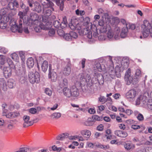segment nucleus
<instances>
[{"label":"nucleus","instance_id":"1","mask_svg":"<svg viewBox=\"0 0 152 152\" xmlns=\"http://www.w3.org/2000/svg\"><path fill=\"white\" fill-rule=\"evenodd\" d=\"M143 37L146 38L150 35L152 38V20L151 23L147 20H145L141 26Z\"/></svg>","mask_w":152,"mask_h":152},{"label":"nucleus","instance_id":"2","mask_svg":"<svg viewBox=\"0 0 152 152\" xmlns=\"http://www.w3.org/2000/svg\"><path fill=\"white\" fill-rule=\"evenodd\" d=\"M62 91L64 95L67 98L77 97L79 94L78 89L74 86H72L70 88L67 87H64Z\"/></svg>","mask_w":152,"mask_h":152},{"label":"nucleus","instance_id":"3","mask_svg":"<svg viewBox=\"0 0 152 152\" xmlns=\"http://www.w3.org/2000/svg\"><path fill=\"white\" fill-rule=\"evenodd\" d=\"M129 64V61L128 59H123L121 64H118L115 67V70L119 72H122L128 68Z\"/></svg>","mask_w":152,"mask_h":152},{"label":"nucleus","instance_id":"4","mask_svg":"<svg viewBox=\"0 0 152 152\" xmlns=\"http://www.w3.org/2000/svg\"><path fill=\"white\" fill-rule=\"evenodd\" d=\"M22 25L19 23V26L16 24L15 19H12L10 21V25L11 26V30L13 32H18L21 33L23 31Z\"/></svg>","mask_w":152,"mask_h":152},{"label":"nucleus","instance_id":"5","mask_svg":"<svg viewBox=\"0 0 152 152\" xmlns=\"http://www.w3.org/2000/svg\"><path fill=\"white\" fill-rule=\"evenodd\" d=\"M28 77L30 82L31 83H38L40 80L39 74L37 72H29Z\"/></svg>","mask_w":152,"mask_h":152},{"label":"nucleus","instance_id":"6","mask_svg":"<svg viewBox=\"0 0 152 152\" xmlns=\"http://www.w3.org/2000/svg\"><path fill=\"white\" fill-rule=\"evenodd\" d=\"M96 29L97 30L99 29V31L101 33H104L107 31V30L110 29V26L106 24L103 19L100 20L99 22L98 28Z\"/></svg>","mask_w":152,"mask_h":152},{"label":"nucleus","instance_id":"7","mask_svg":"<svg viewBox=\"0 0 152 152\" xmlns=\"http://www.w3.org/2000/svg\"><path fill=\"white\" fill-rule=\"evenodd\" d=\"M79 77L80 79L79 81H79L80 84L85 85L86 83L87 84H90V82L91 81L90 80L91 77L89 75L83 73L81 75H79Z\"/></svg>","mask_w":152,"mask_h":152},{"label":"nucleus","instance_id":"8","mask_svg":"<svg viewBox=\"0 0 152 152\" xmlns=\"http://www.w3.org/2000/svg\"><path fill=\"white\" fill-rule=\"evenodd\" d=\"M54 9L53 8V10L50 7H47L43 9V16L42 17V19L44 21V19L51 20L50 19L49 16L51 15L52 11H54Z\"/></svg>","mask_w":152,"mask_h":152},{"label":"nucleus","instance_id":"9","mask_svg":"<svg viewBox=\"0 0 152 152\" xmlns=\"http://www.w3.org/2000/svg\"><path fill=\"white\" fill-rule=\"evenodd\" d=\"M147 99L146 96L142 95H140L136 100V105H141L144 107H145L147 105Z\"/></svg>","mask_w":152,"mask_h":152},{"label":"nucleus","instance_id":"10","mask_svg":"<svg viewBox=\"0 0 152 152\" xmlns=\"http://www.w3.org/2000/svg\"><path fill=\"white\" fill-rule=\"evenodd\" d=\"M124 79L125 81L126 82V84L128 85H129L133 81H136L137 80V79H133V78L131 76V70L129 69L126 71L125 76Z\"/></svg>","mask_w":152,"mask_h":152},{"label":"nucleus","instance_id":"11","mask_svg":"<svg viewBox=\"0 0 152 152\" xmlns=\"http://www.w3.org/2000/svg\"><path fill=\"white\" fill-rule=\"evenodd\" d=\"M3 115L5 116L8 118H14L19 115L20 114L18 112H8L7 110L4 109L3 110Z\"/></svg>","mask_w":152,"mask_h":152},{"label":"nucleus","instance_id":"12","mask_svg":"<svg viewBox=\"0 0 152 152\" xmlns=\"http://www.w3.org/2000/svg\"><path fill=\"white\" fill-rule=\"evenodd\" d=\"M49 21L45 18L44 19V21L43 20V23L39 25L41 29L47 30L51 27L52 22Z\"/></svg>","mask_w":152,"mask_h":152},{"label":"nucleus","instance_id":"13","mask_svg":"<svg viewBox=\"0 0 152 152\" xmlns=\"http://www.w3.org/2000/svg\"><path fill=\"white\" fill-rule=\"evenodd\" d=\"M137 95V91L134 89H132L128 91L126 94V98L129 100H133Z\"/></svg>","mask_w":152,"mask_h":152},{"label":"nucleus","instance_id":"14","mask_svg":"<svg viewBox=\"0 0 152 152\" xmlns=\"http://www.w3.org/2000/svg\"><path fill=\"white\" fill-rule=\"evenodd\" d=\"M23 127H26L32 125L33 124V121L30 120V117L27 115H25L23 117Z\"/></svg>","mask_w":152,"mask_h":152},{"label":"nucleus","instance_id":"15","mask_svg":"<svg viewBox=\"0 0 152 152\" xmlns=\"http://www.w3.org/2000/svg\"><path fill=\"white\" fill-rule=\"evenodd\" d=\"M14 69L9 67H4L3 69V73L4 77L6 78L10 77L12 75V70Z\"/></svg>","mask_w":152,"mask_h":152},{"label":"nucleus","instance_id":"16","mask_svg":"<svg viewBox=\"0 0 152 152\" xmlns=\"http://www.w3.org/2000/svg\"><path fill=\"white\" fill-rule=\"evenodd\" d=\"M49 77H50L52 81H56L57 79V75L55 72L53 71L51 72V65L50 64L49 65Z\"/></svg>","mask_w":152,"mask_h":152},{"label":"nucleus","instance_id":"17","mask_svg":"<svg viewBox=\"0 0 152 152\" xmlns=\"http://www.w3.org/2000/svg\"><path fill=\"white\" fill-rule=\"evenodd\" d=\"M125 149L127 151L132 150L135 148V145L131 141L123 142Z\"/></svg>","mask_w":152,"mask_h":152},{"label":"nucleus","instance_id":"18","mask_svg":"<svg viewBox=\"0 0 152 152\" xmlns=\"http://www.w3.org/2000/svg\"><path fill=\"white\" fill-rule=\"evenodd\" d=\"M41 3L43 6V8L50 7L53 10L54 4L49 0H41Z\"/></svg>","mask_w":152,"mask_h":152},{"label":"nucleus","instance_id":"19","mask_svg":"<svg viewBox=\"0 0 152 152\" xmlns=\"http://www.w3.org/2000/svg\"><path fill=\"white\" fill-rule=\"evenodd\" d=\"M7 86L6 81L4 78H1L0 80V93L2 89L4 91L7 90Z\"/></svg>","mask_w":152,"mask_h":152},{"label":"nucleus","instance_id":"20","mask_svg":"<svg viewBox=\"0 0 152 152\" xmlns=\"http://www.w3.org/2000/svg\"><path fill=\"white\" fill-rule=\"evenodd\" d=\"M70 66V64L69 63L64 68L62 72L64 75L67 76L71 73V68Z\"/></svg>","mask_w":152,"mask_h":152},{"label":"nucleus","instance_id":"21","mask_svg":"<svg viewBox=\"0 0 152 152\" xmlns=\"http://www.w3.org/2000/svg\"><path fill=\"white\" fill-rule=\"evenodd\" d=\"M92 29L91 25H88V26L84 29V31H86L87 32V37L89 39H91L92 37Z\"/></svg>","mask_w":152,"mask_h":152},{"label":"nucleus","instance_id":"22","mask_svg":"<svg viewBox=\"0 0 152 152\" xmlns=\"http://www.w3.org/2000/svg\"><path fill=\"white\" fill-rule=\"evenodd\" d=\"M115 134L119 137L123 138L126 137L128 136L126 132L121 130H116L115 132Z\"/></svg>","mask_w":152,"mask_h":152},{"label":"nucleus","instance_id":"23","mask_svg":"<svg viewBox=\"0 0 152 152\" xmlns=\"http://www.w3.org/2000/svg\"><path fill=\"white\" fill-rule=\"evenodd\" d=\"M80 132L82 136L84 137L87 138V140H88V139L90 137L91 134V131L86 129L82 130Z\"/></svg>","mask_w":152,"mask_h":152},{"label":"nucleus","instance_id":"24","mask_svg":"<svg viewBox=\"0 0 152 152\" xmlns=\"http://www.w3.org/2000/svg\"><path fill=\"white\" fill-rule=\"evenodd\" d=\"M26 15V12H25L24 11L22 12L20 11L18 13V15L20 17V19L18 20V22L20 25H22L24 22L23 18Z\"/></svg>","mask_w":152,"mask_h":152},{"label":"nucleus","instance_id":"25","mask_svg":"<svg viewBox=\"0 0 152 152\" xmlns=\"http://www.w3.org/2000/svg\"><path fill=\"white\" fill-rule=\"evenodd\" d=\"M34 64V59L32 58H28L27 60V65L29 68H32Z\"/></svg>","mask_w":152,"mask_h":152},{"label":"nucleus","instance_id":"26","mask_svg":"<svg viewBox=\"0 0 152 152\" xmlns=\"http://www.w3.org/2000/svg\"><path fill=\"white\" fill-rule=\"evenodd\" d=\"M128 31V29L127 27H124L121 31V37L124 38L125 37L127 36V33Z\"/></svg>","mask_w":152,"mask_h":152},{"label":"nucleus","instance_id":"27","mask_svg":"<svg viewBox=\"0 0 152 152\" xmlns=\"http://www.w3.org/2000/svg\"><path fill=\"white\" fill-rule=\"evenodd\" d=\"M98 80V83L100 85H102L104 83V77L101 74H96Z\"/></svg>","mask_w":152,"mask_h":152},{"label":"nucleus","instance_id":"28","mask_svg":"<svg viewBox=\"0 0 152 152\" xmlns=\"http://www.w3.org/2000/svg\"><path fill=\"white\" fill-rule=\"evenodd\" d=\"M34 7L35 10L38 12H41L42 11V7L39 4L37 3H35L34 4Z\"/></svg>","mask_w":152,"mask_h":152},{"label":"nucleus","instance_id":"29","mask_svg":"<svg viewBox=\"0 0 152 152\" xmlns=\"http://www.w3.org/2000/svg\"><path fill=\"white\" fill-rule=\"evenodd\" d=\"M48 63L47 61H45L43 62L42 66L41 68L42 70L44 72H46L48 69Z\"/></svg>","mask_w":152,"mask_h":152},{"label":"nucleus","instance_id":"30","mask_svg":"<svg viewBox=\"0 0 152 152\" xmlns=\"http://www.w3.org/2000/svg\"><path fill=\"white\" fill-rule=\"evenodd\" d=\"M61 115L60 113H54L50 115V117L53 119H57L60 118Z\"/></svg>","mask_w":152,"mask_h":152},{"label":"nucleus","instance_id":"31","mask_svg":"<svg viewBox=\"0 0 152 152\" xmlns=\"http://www.w3.org/2000/svg\"><path fill=\"white\" fill-rule=\"evenodd\" d=\"M108 32L107 33V37L109 40H113L114 39L113 34L111 31V28L110 27V29L107 30Z\"/></svg>","mask_w":152,"mask_h":152},{"label":"nucleus","instance_id":"32","mask_svg":"<svg viewBox=\"0 0 152 152\" xmlns=\"http://www.w3.org/2000/svg\"><path fill=\"white\" fill-rule=\"evenodd\" d=\"M84 123L86 126H91L94 124V122L91 118H88Z\"/></svg>","mask_w":152,"mask_h":152},{"label":"nucleus","instance_id":"33","mask_svg":"<svg viewBox=\"0 0 152 152\" xmlns=\"http://www.w3.org/2000/svg\"><path fill=\"white\" fill-rule=\"evenodd\" d=\"M118 72L116 71V70L115 71L113 67L111 68V70H110L109 71V75L112 78H113L114 77L115 75H116V73Z\"/></svg>","mask_w":152,"mask_h":152},{"label":"nucleus","instance_id":"34","mask_svg":"<svg viewBox=\"0 0 152 152\" xmlns=\"http://www.w3.org/2000/svg\"><path fill=\"white\" fill-rule=\"evenodd\" d=\"M14 82L15 81L13 79H9L7 82L8 87L10 88H13L15 86Z\"/></svg>","mask_w":152,"mask_h":152},{"label":"nucleus","instance_id":"35","mask_svg":"<svg viewBox=\"0 0 152 152\" xmlns=\"http://www.w3.org/2000/svg\"><path fill=\"white\" fill-rule=\"evenodd\" d=\"M68 137L67 133H63L59 135L57 137V139L58 140H63L66 138Z\"/></svg>","mask_w":152,"mask_h":152},{"label":"nucleus","instance_id":"36","mask_svg":"<svg viewBox=\"0 0 152 152\" xmlns=\"http://www.w3.org/2000/svg\"><path fill=\"white\" fill-rule=\"evenodd\" d=\"M91 81L90 82V84L92 83L96 84L98 83V80H97V75L96 74H95L94 76V77H93L92 79H91V78H90Z\"/></svg>","mask_w":152,"mask_h":152},{"label":"nucleus","instance_id":"37","mask_svg":"<svg viewBox=\"0 0 152 152\" xmlns=\"http://www.w3.org/2000/svg\"><path fill=\"white\" fill-rule=\"evenodd\" d=\"M68 85V80L66 78H64L61 83H60L59 86L61 88L64 87V86H67Z\"/></svg>","mask_w":152,"mask_h":152},{"label":"nucleus","instance_id":"38","mask_svg":"<svg viewBox=\"0 0 152 152\" xmlns=\"http://www.w3.org/2000/svg\"><path fill=\"white\" fill-rule=\"evenodd\" d=\"M7 60V62L9 65L10 67H11L12 68L14 69L15 66L14 64L10 58H7L6 59Z\"/></svg>","mask_w":152,"mask_h":152},{"label":"nucleus","instance_id":"39","mask_svg":"<svg viewBox=\"0 0 152 152\" xmlns=\"http://www.w3.org/2000/svg\"><path fill=\"white\" fill-rule=\"evenodd\" d=\"M31 149L30 148L24 147L20 149L19 151L20 152H31Z\"/></svg>","mask_w":152,"mask_h":152},{"label":"nucleus","instance_id":"40","mask_svg":"<svg viewBox=\"0 0 152 152\" xmlns=\"http://www.w3.org/2000/svg\"><path fill=\"white\" fill-rule=\"evenodd\" d=\"M12 58L16 62H18L19 59V57L18 54L15 53H14L11 55Z\"/></svg>","mask_w":152,"mask_h":152},{"label":"nucleus","instance_id":"41","mask_svg":"<svg viewBox=\"0 0 152 152\" xmlns=\"http://www.w3.org/2000/svg\"><path fill=\"white\" fill-rule=\"evenodd\" d=\"M6 58L5 56L3 55H0V64L1 65H4L6 60Z\"/></svg>","mask_w":152,"mask_h":152},{"label":"nucleus","instance_id":"42","mask_svg":"<svg viewBox=\"0 0 152 152\" xmlns=\"http://www.w3.org/2000/svg\"><path fill=\"white\" fill-rule=\"evenodd\" d=\"M76 24L75 23H74V22L73 21H71V23H69V26L72 30H74L76 29Z\"/></svg>","mask_w":152,"mask_h":152},{"label":"nucleus","instance_id":"43","mask_svg":"<svg viewBox=\"0 0 152 152\" xmlns=\"http://www.w3.org/2000/svg\"><path fill=\"white\" fill-rule=\"evenodd\" d=\"M96 67L99 71L101 72L103 69H104V68L102 67V66H101V64L99 63H96Z\"/></svg>","mask_w":152,"mask_h":152},{"label":"nucleus","instance_id":"44","mask_svg":"<svg viewBox=\"0 0 152 152\" xmlns=\"http://www.w3.org/2000/svg\"><path fill=\"white\" fill-rule=\"evenodd\" d=\"M92 120L95 121H100L101 120L102 118L96 115H94L92 116Z\"/></svg>","mask_w":152,"mask_h":152},{"label":"nucleus","instance_id":"45","mask_svg":"<svg viewBox=\"0 0 152 152\" xmlns=\"http://www.w3.org/2000/svg\"><path fill=\"white\" fill-rule=\"evenodd\" d=\"M70 36L71 37V40L74 39H76L77 37V34L75 32L72 31L70 32Z\"/></svg>","mask_w":152,"mask_h":152},{"label":"nucleus","instance_id":"46","mask_svg":"<svg viewBox=\"0 0 152 152\" xmlns=\"http://www.w3.org/2000/svg\"><path fill=\"white\" fill-rule=\"evenodd\" d=\"M64 38L66 40H71V38L70 36V33L69 34H65L64 35Z\"/></svg>","mask_w":152,"mask_h":152},{"label":"nucleus","instance_id":"47","mask_svg":"<svg viewBox=\"0 0 152 152\" xmlns=\"http://www.w3.org/2000/svg\"><path fill=\"white\" fill-rule=\"evenodd\" d=\"M147 107L151 110H152V101L149 100L147 102L146 106L145 107Z\"/></svg>","mask_w":152,"mask_h":152},{"label":"nucleus","instance_id":"48","mask_svg":"<svg viewBox=\"0 0 152 152\" xmlns=\"http://www.w3.org/2000/svg\"><path fill=\"white\" fill-rule=\"evenodd\" d=\"M45 94L49 96H50L52 95V91L49 88H46L45 90Z\"/></svg>","mask_w":152,"mask_h":152},{"label":"nucleus","instance_id":"49","mask_svg":"<svg viewBox=\"0 0 152 152\" xmlns=\"http://www.w3.org/2000/svg\"><path fill=\"white\" fill-rule=\"evenodd\" d=\"M75 11L76 14L77 15H82L85 14V12L84 10H80L77 9Z\"/></svg>","mask_w":152,"mask_h":152},{"label":"nucleus","instance_id":"50","mask_svg":"<svg viewBox=\"0 0 152 152\" xmlns=\"http://www.w3.org/2000/svg\"><path fill=\"white\" fill-rule=\"evenodd\" d=\"M112 137V136L111 135H104L102 137V139L103 140V141H107L106 139H104V138H105L106 139V140L107 141L108 140H110Z\"/></svg>","mask_w":152,"mask_h":152},{"label":"nucleus","instance_id":"51","mask_svg":"<svg viewBox=\"0 0 152 152\" xmlns=\"http://www.w3.org/2000/svg\"><path fill=\"white\" fill-rule=\"evenodd\" d=\"M99 101L103 103H104L106 102V98L104 96H100L99 98Z\"/></svg>","mask_w":152,"mask_h":152},{"label":"nucleus","instance_id":"52","mask_svg":"<svg viewBox=\"0 0 152 152\" xmlns=\"http://www.w3.org/2000/svg\"><path fill=\"white\" fill-rule=\"evenodd\" d=\"M61 25V23L58 20L55 21L53 22V25L56 28H59L60 27Z\"/></svg>","mask_w":152,"mask_h":152},{"label":"nucleus","instance_id":"53","mask_svg":"<svg viewBox=\"0 0 152 152\" xmlns=\"http://www.w3.org/2000/svg\"><path fill=\"white\" fill-rule=\"evenodd\" d=\"M106 38V36L104 34H101L98 37V39L100 41L105 40Z\"/></svg>","mask_w":152,"mask_h":152},{"label":"nucleus","instance_id":"54","mask_svg":"<svg viewBox=\"0 0 152 152\" xmlns=\"http://www.w3.org/2000/svg\"><path fill=\"white\" fill-rule=\"evenodd\" d=\"M137 118L138 120L140 121H143L144 119L143 115L141 113L138 114Z\"/></svg>","mask_w":152,"mask_h":152},{"label":"nucleus","instance_id":"55","mask_svg":"<svg viewBox=\"0 0 152 152\" xmlns=\"http://www.w3.org/2000/svg\"><path fill=\"white\" fill-rule=\"evenodd\" d=\"M0 52L2 53L5 54L8 52V50L4 47H0Z\"/></svg>","mask_w":152,"mask_h":152},{"label":"nucleus","instance_id":"56","mask_svg":"<svg viewBox=\"0 0 152 152\" xmlns=\"http://www.w3.org/2000/svg\"><path fill=\"white\" fill-rule=\"evenodd\" d=\"M58 34L61 37H64L65 34H64V31L62 29H58L57 31Z\"/></svg>","mask_w":152,"mask_h":152},{"label":"nucleus","instance_id":"57","mask_svg":"<svg viewBox=\"0 0 152 152\" xmlns=\"http://www.w3.org/2000/svg\"><path fill=\"white\" fill-rule=\"evenodd\" d=\"M87 146L89 148H93L95 146L94 143H93L90 142H87L86 143Z\"/></svg>","mask_w":152,"mask_h":152},{"label":"nucleus","instance_id":"58","mask_svg":"<svg viewBox=\"0 0 152 152\" xmlns=\"http://www.w3.org/2000/svg\"><path fill=\"white\" fill-rule=\"evenodd\" d=\"M28 111L30 113L32 114H35L37 112L36 109L34 108H30L29 110Z\"/></svg>","mask_w":152,"mask_h":152},{"label":"nucleus","instance_id":"59","mask_svg":"<svg viewBox=\"0 0 152 152\" xmlns=\"http://www.w3.org/2000/svg\"><path fill=\"white\" fill-rule=\"evenodd\" d=\"M61 23L62 25L64 23V26H63L64 27H66V25L67 24V20L66 17H64L63 18V21Z\"/></svg>","mask_w":152,"mask_h":152},{"label":"nucleus","instance_id":"60","mask_svg":"<svg viewBox=\"0 0 152 152\" xmlns=\"http://www.w3.org/2000/svg\"><path fill=\"white\" fill-rule=\"evenodd\" d=\"M55 33V30L53 29H51L49 31L48 34L50 36H53L54 35Z\"/></svg>","mask_w":152,"mask_h":152},{"label":"nucleus","instance_id":"61","mask_svg":"<svg viewBox=\"0 0 152 152\" xmlns=\"http://www.w3.org/2000/svg\"><path fill=\"white\" fill-rule=\"evenodd\" d=\"M19 54L20 57L21 58V60L23 61L25 60L24 53L23 51H20L19 53Z\"/></svg>","mask_w":152,"mask_h":152},{"label":"nucleus","instance_id":"62","mask_svg":"<svg viewBox=\"0 0 152 152\" xmlns=\"http://www.w3.org/2000/svg\"><path fill=\"white\" fill-rule=\"evenodd\" d=\"M102 144L99 142H97L94 143V145L95 147L101 149Z\"/></svg>","mask_w":152,"mask_h":152},{"label":"nucleus","instance_id":"63","mask_svg":"<svg viewBox=\"0 0 152 152\" xmlns=\"http://www.w3.org/2000/svg\"><path fill=\"white\" fill-rule=\"evenodd\" d=\"M6 27V25L5 23L4 22L3 23L1 20H0V27L2 29L5 28Z\"/></svg>","mask_w":152,"mask_h":152},{"label":"nucleus","instance_id":"64","mask_svg":"<svg viewBox=\"0 0 152 152\" xmlns=\"http://www.w3.org/2000/svg\"><path fill=\"white\" fill-rule=\"evenodd\" d=\"M8 7L10 10H14L15 9V7L12 2H10L8 4Z\"/></svg>","mask_w":152,"mask_h":152}]
</instances>
